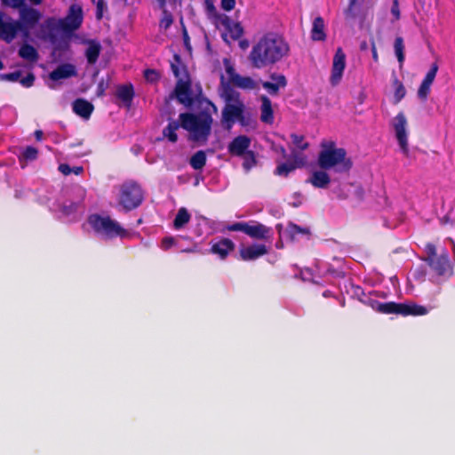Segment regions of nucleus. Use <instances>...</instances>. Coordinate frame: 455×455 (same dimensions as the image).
Segmentation results:
<instances>
[{
  "label": "nucleus",
  "mask_w": 455,
  "mask_h": 455,
  "mask_svg": "<svg viewBox=\"0 0 455 455\" xmlns=\"http://www.w3.org/2000/svg\"><path fill=\"white\" fill-rule=\"evenodd\" d=\"M199 105L201 109L198 113H180L179 119L181 128L188 132V140L205 145L212 133V115L218 112V108L208 99L200 100Z\"/></svg>",
  "instance_id": "nucleus-1"
},
{
  "label": "nucleus",
  "mask_w": 455,
  "mask_h": 455,
  "mask_svg": "<svg viewBox=\"0 0 455 455\" xmlns=\"http://www.w3.org/2000/svg\"><path fill=\"white\" fill-rule=\"evenodd\" d=\"M290 52L287 41L277 33L265 34L251 48L248 59L254 68L275 65Z\"/></svg>",
  "instance_id": "nucleus-2"
},
{
  "label": "nucleus",
  "mask_w": 455,
  "mask_h": 455,
  "mask_svg": "<svg viewBox=\"0 0 455 455\" xmlns=\"http://www.w3.org/2000/svg\"><path fill=\"white\" fill-rule=\"evenodd\" d=\"M322 149L319 152L317 163L321 169L330 170L336 167L339 172H348L353 162L347 157V150L343 148H337L332 140L324 141L321 144Z\"/></svg>",
  "instance_id": "nucleus-3"
},
{
  "label": "nucleus",
  "mask_w": 455,
  "mask_h": 455,
  "mask_svg": "<svg viewBox=\"0 0 455 455\" xmlns=\"http://www.w3.org/2000/svg\"><path fill=\"white\" fill-rule=\"evenodd\" d=\"M144 200V192L140 185L133 180L124 182L119 190L118 204L125 212L138 208Z\"/></svg>",
  "instance_id": "nucleus-4"
},
{
  "label": "nucleus",
  "mask_w": 455,
  "mask_h": 455,
  "mask_svg": "<svg viewBox=\"0 0 455 455\" xmlns=\"http://www.w3.org/2000/svg\"><path fill=\"white\" fill-rule=\"evenodd\" d=\"M88 222L96 233L103 234L108 238L123 237L126 235L125 229L109 217L92 214L89 217Z\"/></svg>",
  "instance_id": "nucleus-5"
},
{
  "label": "nucleus",
  "mask_w": 455,
  "mask_h": 455,
  "mask_svg": "<svg viewBox=\"0 0 455 455\" xmlns=\"http://www.w3.org/2000/svg\"><path fill=\"white\" fill-rule=\"evenodd\" d=\"M19 14L20 20H18L21 28V35L23 38L27 39L30 35L31 29L40 21L42 14L38 10L26 4L20 8Z\"/></svg>",
  "instance_id": "nucleus-6"
},
{
  "label": "nucleus",
  "mask_w": 455,
  "mask_h": 455,
  "mask_svg": "<svg viewBox=\"0 0 455 455\" xmlns=\"http://www.w3.org/2000/svg\"><path fill=\"white\" fill-rule=\"evenodd\" d=\"M244 109L245 106L242 101H238L237 103H226L222 109V123L227 124L228 129L231 128L235 122L244 124Z\"/></svg>",
  "instance_id": "nucleus-7"
},
{
  "label": "nucleus",
  "mask_w": 455,
  "mask_h": 455,
  "mask_svg": "<svg viewBox=\"0 0 455 455\" xmlns=\"http://www.w3.org/2000/svg\"><path fill=\"white\" fill-rule=\"evenodd\" d=\"M174 98L179 103L185 106H191L194 103L190 78L178 80L173 92L169 95V99L166 101Z\"/></svg>",
  "instance_id": "nucleus-8"
},
{
  "label": "nucleus",
  "mask_w": 455,
  "mask_h": 455,
  "mask_svg": "<svg viewBox=\"0 0 455 455\" xmlns=\"http://www.w3.org/2000/svg\"><path fill=\"white\" fill-rule=\"evenodd\" d=\"M407 119L403 112H399L393 119L395 137L403 154L408 155L409 147L406 132Z\"/></svg>",
  "instance_id": "nucleus-9"
},
{
  "label": "nucleus",
  "mask_w": 455,
  "mask_h": 455,
  "mask_svg": "<svg viewBox=\"0 0 455 455\" xmlns=\"http://www.w3.org/2000/svg\"><path fill=\"white\" fill-rule=\"evenodd\" d=\"M83 23V9L78 4L69 7L67 17L60 21V27L64 31L72 32L78 29Z\"/></svg>",
  "instance_id": "nucleus-10"
},
{
  "label": "nucleus",
  "mask_w": 455,
  "mask_h": 455,
  "mask_svg": "<svg viewBox=\"0 0 455 455\" xmlns=\"http://www.w3.org/2000/svg\"><path fill=\"white\" fill-rule=\"evenodd\" d=\"M21 33V28L19 20H14L8 17V20H0V39L7 44L12 43L17 36L18 33Z\"/></svg>",
  "instance_id": "nucleus-11"
},
{
  "label": "nucleus",
  "mask_w": 455,
  "mask_h": 455,
  "mask_svg": "<svg viewBox=\"0 0 455 455\" xmlns=\"http://www.w3.org/2000/svg\"><path fill=\"white\" fill-rule=\"evenodd\" d=\"M346 68V54L343 50L339 47L337 49L332 60L331 84L336 85L341 80L344 69Z\"/></svg>",
  "instance_id": "nucleus-12"
},
{
  "label": "nucleus",
  "mask_w": 455,
  "mask_h": 455,
  "mask_svg": "<svg viewBox=\"0 0 455 455\" xmlns=\"http://www.w3.org/2000/svg\"><path fill=\"white\" fill-rule=\"evenodd\" d=\"M438 68L439 67L436 62L432 63L429 70L423 78L417 92V95L420 100L426 101L427 100L428 95L431 92V85L435 81V78L438 72Z\"/></svg>",
  "instance_id": "nucleus-13"
},
{
  "label": "nucleus",
  "mask_w": 455,
  "mask_h": 455,
  "mask_svg": "<svg viewBox=\"0 0 455 455\" xmlns=\"http://www.w3.org/2000/svg\"><path fill=\"white\" fill-rule=\"evenodd\" d=\"M361 302H363V304L371 306L373 309H375L376 311H378V312H379L381 314H386V315H390V314L401 315L402 303H396V302H394V301L379 302V301L375 300V299L366 300V299H361Z\"/></svg>",
  "instance_id": "nucleus-14"
},
{
  "label": "nucleus",
  "mask_w": 455,
  "mask_h": 455,
  "mask_svg": "<svg viewBox=\"0 0 455 455\" xmlns=\"http://www.w3.org/2000/svg\"><path fill=\"white\" fill-rule=\"evenodd\" d=\"M251 142V139L246 135L236 136L229 142L228 151L233 156H242L249 151Z\"/></svg>",
  "instance_id": "nucleus-15"
},
{
  "label": "nucleus",
  "mask_w": 455,
  "mask_h": 455,
  "mask_svg": "<svg viewBox=\"0 0 455 455\" xmlns=\"http://www.w3.org/2000/svg\"><path fill=\"white\" fill-rule=\"evenodd\" d=\"M268 252L265 244L254 243L239 250L240 257L244 261L255 260Z\"/></svg>",
  "instance_id": "nucleus-16"
},
{
  "label": "nucleus",
  "mask_w": 455,
  "mask_h": 455,
  "mask_svg": "<svg viewBox=\"0 0 455 455\" xmlns=\"http://www.w3.org/2000/svg\"><path fill=\"white\" fill-rule=\"evenodd\" d=\"M427 264L438 275H444L446 273L451 271V268L449 254L445 250H443V251L437 258L431 260Z\"/></svg>",
  "instance_id": "nucleus-17"
},
{
  "label": "nucleus",
  "mask_w": 455,
  "mask_h": 455,
  "mask_svg": "<svg viewBox=\"0 0 455 455\" xmlns=\"http://www.w3.org/2000/svg\"><path fill=\"white\" fill-rule=\"evenodd\" d=\"M76 69L73 64L64 63L59 65L54 70L49 74L52 81H59L76 76Z\"/></svg>",
  "instance_id": "nucleus-18"
},
{
  "label": "nucleus",
  "mask_w": 455,
  "mask_h": 455,
  "mask_svg": "<svg viewBox=\"0 0 455 455\" xmlns=\"http://www.w3.org/2000/svg\"><path fill=\"white\" fill-rule=\"evenodd\" d=\"M254 225L247 224L246 235L254 239L264 240L270 237L272 229L259 222L252 221Z\"/></svg>",
  "instance_id": "nucleus-19"
},
{
  "label": "nucleus",
  "mask_w": 455,
  "mask_h": 455,
  "mask_svg": "<svg viewBox=\"0 0 455 455\" xmlns=\"http://www.w3.org/2000/svg\"><path fill=\"white\" fill-rule=\"evenodd\" d=\"M72 109L74 113L84 119H89L94 110V106L90 101L79 98L73 101Z\"/></svg>",
  "instance_id": "nucleus-20"
},
{
  "label": "nucleus",
  "mask_w": 455,
  "mask_h": 455,
  "mask_svg": "<svg viewBox=\"0 0 455 455\" xmlns=\"http://www.w3.org/2000/svg\"><path fill=\"white\" fill-rule=\"evenodd\" d=\"M235 243L228 238H222L220 241L212 244L211 252L217 254L220 259H224L228 257L230 251L235 250Z\"/></svg>",
  "instance_id": "nucleus-21"
},
{
  "label": "nucleus",
  "mask_w": 455,
  "mask_h": 455,
  "mask_svg": "<svg viewBox=\"0 0 455 455\" xmlns=\"http://www.w3.org/2000/svg\"><path fill=\"white\" fill-rule=\"evenodd\" d=\"M135 95L133 85L129 83L116 87V96L126 108H131Z\"/></svg>",
  "instance_id": "nucleus-22"
},
{
  "label": "nucleus",
  "mask_w": 455,
  "mask_h": 455,
  "mask_svg": "<svg viewBox=\"0 0 455 455\" xmlns=\"http://www.w3.org/2000/svg\"><path fill=\"white\" fill-rule=\"evenodd\" d=\"M293 162L282 163L278 164L274 172L277 176L287 177L291 172L295 171L298 167L304 164L302 158H299L296 154H292Z\"/></svg>",
  "instance_id": "nucleus-23"
},
{
  "label": "nucleus",
  "mask_w": 455,
  "mask_h": 455,
  "mask_svg": "<svg viewBox=\"0 0 455 455\" xmlns=\"http://www.w3.org/2000/svg\"><path fill=\"white\" fill-rule=\"evenodd\" d=\"M273 80H275V83L272 82H262V86L264 89L267 91L270 95H277L279 93L280 88H284L287 85L286 77L283 75H275L273 74L271 76Z\"/></svg>",
  "instance_id": "nucleus-24"
},
{
  "label": "nucleus",
  "mask_w": 455,
  "mask_h": 455,
  "mask_svg": "<svg viewBox=\"0 0 455 455\" xmlns=\"http://www.w3.org/2000/svg\"><path fill=\"white\" fill-rule=\"evenodd\" d=\"M260 121L262 123L272 124L274 123V111L272 108V102L266 95L260 96Z\"/></svg>",
  "instance_id": "nucleus-25"
},
{
  "label": "nucleus",
  "mask_w": 455,
  "mask_h": 455,
  "mask_svg": "<svg viewBox=\"0 0 455 455\" xmlns=\"http://www.w3.org/2000/svg\"><path fill=\"white\" fill-rule=\"evenodd\" d=\"M171 68L174 76L178 79L186 80L189 78L186 66L183 64L181 57L175 53L173 55V60L171 62Z\"/></svg>",
  "instance_id": "nucleus-26"
},
{
  "label": "nucleus",
  "mask_w": 455,
  "mask_h": 455,
  "mask_svg": "<svg viewBox=\"0 0 455 455\" xmlns=\"http://www.w3.org/2000/svg\"><path fill=\"white\" fill-rule=\"evenodd\" d=\"M286 233L291 241L297 240L299 236H306L309 239L311 230L307 227H300L293 222H289L286 228Z\"/></svg>",
  "instance_id": "nucleus-27"
},
{
  "label": "nucleus",
  "mask_w": 455,
  "mask_h": 455,
  "mask_svg": "<svg viewBox=\"0 0 455 455\" xmlns=\"http://www.w3.org/2000/svg\"><path fill=\"white\" fill-rule=\"evenodd\" d=\"M37 157V148L33 146H27L21 150V152L18 156V160L20 167L22 169H25L28 165V163L36 160Z\"/></svg>",
  "instance_id": "nucleus-28"
},
{
  "label": "nucleus",
  "mask_w": 455,
  "mask_h": 455,
  "mask_svg": "<svg viewBox=\"0 0 455 455\" xmlns=\"http://www.w3.org/2000/svg\"><path fill=\"white\" fill-rule=\"evenodd\" d=\"M315 188H326L331 182L329 174L324 170L315 171L308 180Z\"/></svg>",
  "instance_id": "nucleus-29"
},
{
  "label": "nucleus",
  "mask_w": 455,
  "mask_h": 455,
  "mask_svg": "<svg viewBox=\"0 0 455 455\" xmlns=\"http://www.w3.org/2000/svg\"><path fill=\"white\" fill-rule=\"evenodd\" d=\"M159 9L162 11V17L159 21L160 28L168 29L173 23V17L166 8L167 0H156Z\"/></svg>",
  "instance_id": "nucleus-30"
},
{
  "label": "nucleus",
  "mask_w": 455,
  "mask_h": 455,
  "mask_svg": "<svg viewBox=\"0 0 455 455\" xmlns=\"http://www.w3.org/2000/svg\"><path fill=\"white\" fill-rule=\"evenodd\" d=\"M100 52L101 45L99 42L95 40L89 41L88 46L85 50L87 62L91 65L95 64L100 57Z\"/></svg>",
  "instance_id": "nucleus-31"
},
{
  "label": "nucleus",
  "mask_w": 455,
  "mask_h": 455,
  "mask_svg": "<svg viewBox=\"0 0 455 455\" xmlns=\"http://www.w3.org/2000/svg\"><path fill=\"white\" fill-rule=\"evenodd\" d=\"M311 38L314 41H324L326 38V34L324 32V21L320 16L316 17L313 21Z\"/></svg>",
  "instance_id": "nucleus-32"
},
{
  "label": "nucleus",
  "mask_w": 455,
  "mask_h": 455,
  "mask_svg": "<svg viewBox=\"0 0 455 455\" xmlns=\"http://www.w3.org/2000/svg\"><path fill=\"white\" fill-rule=\"evenodd\" d=\"M222 24L226 27L233 40H238L243 35V28L240 22H234L228 17L222 20Z\"/></svg>",
  "instance_id": "nucleus-33"
},
{
  "label": "nucleus",
  "mask_w": 455,
  "mask_h": 455,
  "mask_svg": "<svg viewBox=\"0 0 455 455\" xmlns=\"http://www.w3.org/2000/svg\"><path fill=\"white\" fill-rule=\"evenodd\" d=\"M181 127L180 119L171 120L163 130V137L166 138L170 142L176 143L178 141V135L176 131Z\"/></svg>",
  "instance_id": "nucleus-34"
},
{
  "label": "nucleus",
  "mask_w": 455,
  "mask_h": 455,
  "mask_svg": "<svg viewBox=\"0 0 455 455\" xmlns=\"http://www.w3.org/2000/svg\"><path fill=\"white\" fill-rule=\"evenodd\" d=\"M428 313V310L426 307L417 305L415 303L412 304H405L402 303L401 315H425Z\"/></svg>",
  "instance_id": "nucleus-35"
},
{
  "label": "nucleus",
  "mask_w": 455,
  "mask_h": 455,
  "mask_svg": "<svg viewBox=\"0 0 455 455\" xmlns=\"http://www.w3.org/2000/svg\"><path fill=\"white\" fill-rule=\"evenodd\" d=\"M232 84L243 90H256L259 87L257 81L250 76H243L241 75L235 76Z\"/></svg>",
  "instance_id": "nucleus-36"
},
{
  "label": "nucleus",
  "mask_w": 455,
  "mask_h": 455,
  "mask_svg": "<svg viewBox=\"0 0 455 455\" xmlns=\"http://www.w3.org/2000/svg\"><path fill=\"white\" fill-rule=\"evenodd\" d=\"M19 56L21 59L31 62L37 61L39 58L36 49L33 45L27 43L23 44L19 49Z\"/></svg>",
  "instance_id": "nucleus-37"
},
{
  "label": "nucleus",
  "mask_w": 455,
  "mask_h": 455,
  "mask_svg": "<svg viewBox=\"0 0 455 455\" xmlns=\"http://www.w3.org/2000/svg\"><path fill=\"white\" fill-rule=\"evenodd\" d=\"M207 156L204 150L196 151L189 159V164L194 170H203L206 165Z\"/></svg>",
  "instance_id": "nucleus-38"
},
{
  "label": "nucleus",
  "mask_w": 455,
  "mask_h": 455,
  "mask_svg": "<svg viewBox=\"0 0 455 455\" xmlns=\"http://www.w3.org/2000/svg\"><path fill=\"white\" fill-rule=\"evenodd\" d=\"M190 213L188 211L181 207L179 209L174 220H173V227L175 229H180L182 228L186 224H188L190 220Z\"/></svg>",
  "instance_id": "nucleus-39"
},
{
  "label": "nucleus",
  "mask_w": 455,
  "mask_h": 455,
  "mask_svg": "<svg viewBox=\"0 0 455 455\" xmlns=\"http://www.w3.org/2000/svg\"><path fill=\"white\" fill-rule=\"evenodd\" d=\"M243 168L248 172L258 164L256 153L252 150H249L245 155H243Z\"/></svg>",
  "instance_id": "nucleus-40"
},
{
  "label": "nucleus",
  "mask_w": 455,
  "mask_h": 455,
  "mask_svg": "<svg viewBox=\"0 0 455 455\" xmlns=\"http://www.w3.org/2000/svg\"><path fill=\"white\" fill-rule=\"evenodd\" d=\"M394 49H395V52L397 60H398L400 66L402 67L404 62V59H405L404 44H403V37L397 36L395 39Z\"/></svg>",
  "instance_id": "nucleus-41"
},
{
  "label": "nucleus",
  "mask_w": 455,
  "mask_h": 455,
  "mask_svg": "<svg viewBox=\"0 0 455 455\" xmlns=\"http://www.w3.org/2000/svg\"><path fill=\"white\" fill-rule=\"evenodd\" d=\"M364 0H349V4L347 8L344 11V15L346 20H355L357 12L355 11V6L360 5L363 3Z\"/></svg>",
  "instance_id": "nucleus-42"
},
{
  "label": "nucleus",
  "mask_w": 455,
  "mask_h": 455,
  "mask_svg": "<svg viewBox=\"0 0 455 455\" xmlns=\"http://www.w3.org/2000/svg\"><path fill=\"white\" fill-rule=\"evenodd\" d=\"M291 138L293 145L300 150H306L308 148L309 144L305 141V137L303 135H299L296 133L291 134Z\"/></svg>",
  "instance_id": "nucleus-43"
},
{
  "label": "nucleus",
  "mask_w": 455,
  "mask_h": 455,
  "mask_svg": "<svg viewBox=\"0 0 455 455\" xmlns=\"http://www.w3.org/2000/svg\"><path fill=\"white\" fill-rule=\"evenodd\" d=\"M239 97H240L239 92H235L231 87L227 86L225 88V100H226L227 103H231V102L237 103L238 101H241Z\"/></svg>",
  "instance_id": "nucleus-44"
},
{
  "label": "nucleus",
  "mask_w": 455,
  "mask_h": 455,
  "mask_svg": "<svg viewBox=\"0 0 455 455\" xmlns=\"http://www.w3.org/2000/svg\"><path fill=\"white\" fill-rule=\"evenodd\" d=\"M425 251L427 253V258L425 259V261L427 263L430 262L431 260L435 259L439 256L436 252L435 245L433 243H427Z\"/></svg>",
  "instance_id": "nucleus-45"
},
{
  "label": "nucleus",
  "mask_w": 455,
  "mask_h": 455,
  "mask_svg": "<svg viewBox=\"0 0 455 455\" xmlns=\"http://www.w3.org/2000/svg\"><path fill=\"white\" fill-rule=\"evenodd\" d=\"M1 4L4 7L18 9L20 12V8H22L25 5V1L24 0H1Z\"/></svg>",
  "instance_id": "nucleus-46"
},
{
  "label": "nucleus",
  "mask_w": 455,
  "mask_h": 455,
  "mask_svg": "<svg viewBox=\"0 0 455 455\" xmlns=\"http://www.w3.org/2000/svg\"><path fill=\"white\" fill-rule=\"evenodd\" d=\"M406 95V90L404 85L399 86L395 89L394 92V103L398 104Z\"/></svg>",
  "instance_id": "nucleus-47"
},
{
  "label": "nucleus",
  "mask_w": 455,
  "mask_h": 455,
  "mask_svg": "<svg viewBox=\"0 0 455 455\" xmlns=\"http://www.w3.org/2000/svg\"><path fill=\"white\" fill-rule=\"evenodd\" d=\"M248 222H235L227 227L228 231H241L246 234Z\"/></svg>",
  "instance_id": "nucleus-48"
},
{
  "label": "nucleus",
  "mask_w": 455,
  "mask_h": 455,
  "mask_svg": "<svg viewBox=\"0 0 455 455\" xmlns=\"http://www.w3.org/2000/svg\"><path fill=\"white\" fill-rule=\"evenodd\" d=\"M108 88V81H105L101 79L97 85L96 94L98 97L101 98L105 95L106 90Z\"/></svg>",
  "instance_id": "nucleus-49"
},
{
  "label": "nucleus",
  "mask_w": 455,
  "mask_h": 455,
  "mask_svg": "<svg viewBox=\"0 0 455 455\" xmlns=\"http://www.w3.org/2000/svg\"><path fill=\"white\" fill-rule=\"evenodd\" d=\"M35 79H36L35 75L30 72L25 77L21 78L20 80V83L21 84L22 86H24L26 88H29V87L33 86Z\"/></svg>",
  "instance_id": "nucleus-50"
},
{
  "label": "nucleus",
  "mask_w": 455,
  "mask_h": 455,
  "mask_svg": "<svg viewBox=\"0 0 455 455\" xmlns=\"http://www.w3.org/2000/svg\"><path fill=\"white\" fill-rule=\"evenodd\" d=\"M107 9V5L104 0H98L96 4V19L100 20L103 17V10Z\"/></svg>",
  "instance_id": "nucleus-51"
},
{
  "label": "nucleus",
  "mask_w": 455,
  "mask_h": 455,
  "mask_svg": "<svg viewBox=\"0 0 455 455\" xmlns=\"http://www.w3.org/2000/svg\"><path fill=\"white\" fill-rule=\"evenodd\" d=\"M79 208V204L78 203H73L71 202L69 204H64L63 207H62V212L65 213V214H71L75 212H76Z\"/></svg>",
  "instance_id": "nucleus-52"
},
{
  "label": "nucleus",
  "mask_w": 455,
  "mask_h": 455,
  "mask_svg": "<svg viewBox=\"0 0 455 455\" xmlns=\"http://www.w3.org/2000/svg\"><path fill=\"white\" fill-rule=\"evenodd\" d=\"M20 76L21 72L18 70L12 73L4 74L2 75V77L3 79L10 82H17L20 79Z\"/></svg>",
  "instance_id": "nucleus-53"
},
{
  "label": "nucleus",
  "mask_w": 455,
  "mask_h": 455,
  "mask_svg": "<svg viewBox=\"0 0 455 455\" xmlns=\"http://www.w3.org/2000/svg\"><path fill=\"white\" fill-rule=\"evenodd\" d=\"M391 13L394 16L395 20H400V9L398 0H393L391 6Z\"/></svg>",
  "instance_id": "nucleus-54"
},
{
  "label": "nucleus",
  "mask_w": 455,
  "mask_h": 455,
  "mask_svg": "<svg viewBox=\"0 0 455 455\" xmlns=\"http://www.w3.org/2000/svg\"><path fill=\"white\" fill-rule=\"evenodd\" d=\"M144 76L148 81L154 82L158 79V74L154 69H146Z\"/></svg>",
  "instance_id": "nucleus-55"
},
{
  "label": "nucleus",
  "mask_w": 455,
  "mask_h": 455,
  "mask_svg": "<svg viewBox=\"0 0 455 455\" xmlns=\"http://www.w3.org/2000/svg\"><path fill=\"white\" fill-rule=\"evenodd\" d=\"M175 243V239L172 236H166L162 240V248L169 250Z\"/></svg>",
  "instance_id": "nucleus-56"
},
{
  "label": "nucleus",
  "mask_w": 455,
  "mask_h": 455,
  "mask_svg": "<svg viewBox=\"0 0 455 455\" xmlns=\"http://www.w3.org/2000/svg\"><path fill=\"white\" fill-rule=\"evenodd\" d=\"M221 8L227 12H230L235 8V0H221Z\"/></svg>",
  "instance_id": "nucleus-57"
},
{
  "label": "nucleus",
  "mask_w": 455,
  "mask_h": 455,
  "mask_svg": "<svg viewBox=\"0 0 455 455\" xmlns=\"http://www.w3.org/2000/svg\"><path fill=\"white\" fill-rule=\"evenodd\" d=\"M354 294L358 297L359 300L361 301V299L369 300L371 299L369 296H367L363 290L360 286H355L354 289Z\"/></svg>",
  "instance_id": "nucleus-58"
},
{
  "label": "nucleus",
  "mask_w": 455,
  "mask_h": 455,
  "mask_svg": "<svg viewBox=\"0 0 455 455\" xmlns=\"http://www.w3.org/2000/svg\"><path fill=\"white\" fill-rule=\"evenodd\" d=\"M226 72L231 84L234 82L235 76H239V74L235 72V68L231 65L226 67Z\"/></svg>",
  "instance_id": "nucleus-59"
},
{
  "label": "nucleus",
  "mask_w": 455,
  "mask_h": 455,
  "mask_svg": "<svg viewBox=\"0 0 455 455\" xmlns=\"http://www.w3.org/2000/svg\"><path fill=\"white\" fill-rule=\"evenodd\" d=\"M58 169L64 175H69L72 173V167L68 164H60Z\"/></svg>",
  "instance_id": "nucleus-60"
},
{
  "label": "nucleus",
  "mask_w": 455,
  "mask_h": 455,
  "mask_svg": "<svg viewBox=\"0 0 455 455\" xmlns=\"http://www.w3.org/2000/svg\"><path fill=\"white\" fill-rule=\"evenodd\" d=\"M371 46L372 59H373L374 62L378 63L379 62V55L377 52V48H376V44H375L374 39H371Z\"/></svg>",
  "instance_id": "nucleus-61"
},
{
  "label": "nucleus",
  "mask_w": 455,
  "mask_h": 455,
  "mask_svg": "<svg viewBox=\"0 0 455 455\" xmlns=\"http://www.w3.org/2000/svg\"><path fill=\"white\" fill-rule=\"evenodd\" d=\"M393 86L394 88H398L399 86H403V83L398 79V77L396 76V75L395 73H393Z\"/></svg>",
  "instance_id": "nucleus-62"
},
{
  "label": "nucleus",
  "mask_w": 455,
  "mask_h": 455,
  "mask_svg": "<svg viewBox=\"0 0 455 455\" xmlns=\"http://www.w3.org/2000/svg\"><path fill=\"white\" fill-rule=\"evenodd\" d=\"M183 40L186 47L190 49L189 36L186 29L183 30Z\"/></svg>",
  "instance_id": "nucleus-63"
},
{
  "label": "nucleus",
  "mask_w": 455,
  "mask_h": 455,
  "mask_svg": "<svg viewBox=\"0 0 455 455\" xmlns=\"http://www.w3.org/2000/svg\"><path fill=\"white\" fill-rule=\"evenodd\" d=\"M84 172V168L82 166H76L72 168V172L76 175H79Z\"/></svg>",
  "instance_id": "nucleus-64"
}]
</instances>
